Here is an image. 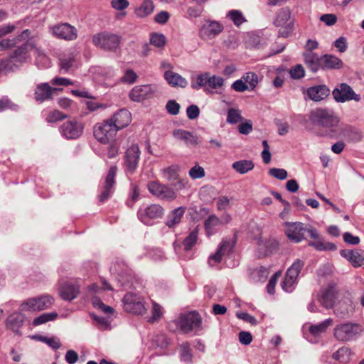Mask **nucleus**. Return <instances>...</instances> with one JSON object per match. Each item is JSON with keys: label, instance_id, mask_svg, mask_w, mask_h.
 Wrapping results in <instances>:
<instances>
[{"label": "nucleus", "instance_id": "338daca9", "mask_svg": "<svg viewBox=\"0 0 364 364\" xmlns=\"http://www.w3.org/2000/svg\"><path fill=\"white\" fill-rule=\"evenodd\" d=\"M161 306L156 302H153L152 316L149 318V321L153 323L157 321L161 316Z\"/></svg>", "mask_w": 364, "mask_h": 364}, {"label": "nucleus", "instance_id": "f03ea898", "mask_svg": "<svg viewBox=\"0 0 364 364\" xmlns=\"http://www.w3.org/2000/svg\"><path fill=\"white\" fill-rule=\"evenodd\" d=\"M31 50H33V54L36 56V65L38 68H44L45 55L43 53L41 52L36 46L31 43H23L21 46L17 48L9 57H11L15 63L19 65L20 67L23 63L26 62L29 57L28 53Z\"/></svg>", "mask_w": 364, "mask_h": 364}, {"label": "nucleus", "instance_id": "2f4dec72", "mask_svg": "<svg viewBox=\"0 0 364 364\" xmlns=\"http://www.w3.org/2000/svg\"><path fill=\"white\" fill-rule=\"evenodd\" d=\"M46 306V299L43 297L38 299H28L21 306V311H37L44 309Z\"/></svg>", "mask_w": 364, "mask_h": 364}, {"label": "nucleus", "instance_id": "13d9d810", "mask_svg": "<svg viewBox=\"0 0 364 364\" xmlns=\"http://www.w3.org/2000/svg\"><path fill=\"white\" fill-rule=\"evenodd\" d=\"M270 176L279 180H284L287 178V171L283 168H272L269 171Z\"/></svg>", "mask_w": 364, "mask_h": 364}, {"label": "nucleus", "instance_id": "c9c22d12", "mask_svg": "<svg viewBox=\"0 0 364 364\" xmlns=\"http://www.w3.org/2000/svg\"><path fill=\"white\" fill-rule=\"evenodd\" d=\"M184 213L185 208L183 207L174 209L168 215L166 225L170 228L175 227L181 222Z\"/></svg>", "mask_w": 364, "mask_h": 364}, {"label": "nucleus", "instance_id": "5fc2aeb1", "mask_svg": "<svg viewBox=\"0 0 364 364\" xmlns=\"http://www.w3.org/2000/svg\"><path fill=\"white\" fill-rule=\"evenodd\" d=\"M188 174L193 179L201 178L205 176V171L203 167L196 164L189 170Z\"/></svg>", "mask_w": 364, "mask_h": 364}, {"label": "nucleus", "instance_id": "0eeeda50", "mask_svg": "<svg viewBox=\"0 0 364 364\" xmlns=\"http://www.w3.org/2000/svg\"><path fill=\"white\" fill-rule=\"evenodd\" d=\"M111 273L116 277L121 287L127 288L129 287L132 280L131 271L127 264L122 259L117 258L110 267Z\"/></svg>", "mask_w": 364, "mask_h": 364}, {"label": "nucleus", "instance_id": "4d7b16f0", "mask_svg": "<svg viewBox=\"0 0 364 364\" xmlns=\"http://www.w3.org/2000/svg\"><path fill=\"white\" fill-rule=\"evenodd\" d=\"M208 85L213 89L220 87L223 85L224 80L223 77L213 75H208Z\"/></svg>", "mask_w": 364, "mask_h": 364}, {"label": "nucleus", "instance_id": "6ab92c4d", "mask_svg": "<svg viewBox=\"0 0 364 364\" xmlns=\"http://www.w3.org/2000/svg\"><path fill=\"white\" fill-rule=\"evenodd\" d=\"M164 208L159 204H151L145 208H141L139 210L138 215L144 223H147L148 220L158 219L163 216Z\"/></svg>", "mask_w": 364, "mask_h": 364}, {"label": "nucleus", "instance_id": "a18cd8bd", "mask_svg": "<svg viewBox=\"0 0 364 364\" xmlns=\"http://www.w3.org/2000/svg\"><path fill=\"white\" fill-rule=\"evenodd\" d=\"M242 78L248 85L249 90L250 91L253 90L258 83L257 75L253 72L246 73L242 75Z\"/></svg>", "mask_w": 364, "mask_h": 364}, {"label": "nucleus", "instance_id": "72a5a7b5", "mask_svg": "<svg viewBox=\"0 0 364 364\" xmlns=\"http://www.w3.org/2000/svg\"><path fill=\"white\" fill-rule=\"evenodd\" d=\"M79 293V287L72 283L65 284L60 290V296L68 301H71L77 297Z\"/></svg>", "mask_w": 364, "mask_h": 364}, {"label": "nucleus", "instance_id": "864d4df0", "mask_svg": "<svg viewBox=\"0 0 364 364\" xmlns=\"http://www.w3.org/2000/svg\"><path fill=\"white\" fill-rule=\"evenodd\" d=\"M67 118V115L58 109H54L49 112L47 116L48 122H56Z\"/></svg>", "mask_w": 364, "mask_h": 364}, {"label": "nucleus", "instance_id": "052dcab7", "mask_svg": "<svg viewBox=\"0 0 364 364\" xmlns=\"http://www.w3.org/2000/svg\"><path fill=\"white\" fill-rule=\"evenodd\" d=\"M180 107V105L175 100H168L166 105L167 112L172 115L178 114Z\"/></svg>", "mask_w": 364, "mask_h": 364}, {"label": "nucleus", "instance_id": "3c124183", "mask_svg": "<svg viewBox=\"0 0 364 364\" xmlns=\"http://www.w3.org/2000/svg\"><path fill=\"white\" fill-rule=\"evenodd\" d=\"M92 303L94 307L97 308L106 314L112 313L114 309L109 306L105 305L100 298L94 296L92 299Z\"/></svg>", "mask_w": 364, "mask_h": 364}, {"label": "nucleus", "instance_id": "ddd939ff", "mask_svg": "<svg viewBox=\"0 0 364 364\" xmlns=\"http://www.w3.org/2000/svg\"><path fill=\"white\" fill-rule=\"evenodd\" d=\"M334 100L337 102H345L350 100L359 102L360 97L355 93L351 87L347 83H341L332 91Z\"/></svg>", "mask_w": 364, "mask_h": 364}, {"label": "nucleus", "instance_id": "0e129e2a", "mask_svg": "<svg viewBox=\"0 0 364 364\" xmlns=\"http://www.w3.org/2000/svg\"><path fill=\"white\" fill-rule=\"evenodd\" d=\"M137 78V75L132 70H126L124 76L122 77V81L129 84L134 83Z\"/></svg>", "mask_w": 364, "mask_h": 364}, {"label": "nucleus", "instance_id": "6e6552de", "mask_svg": "<svg viewBox=\"0 0 364 364\" xmlns=\"http://www.w3.org/2000/svg\"><path fill=\"white\" fill-rule=\"evenodd\" d=\"M49 30L54 37L66 41H75L78 37L77 29L68 23L50 26Z\"/></svg>", "mask_w": 364, "mask_h": 364}, {"label": "nucleus", "instance_id": "dca6fc26", "mask_svg": "<svg viewBox=\"0 0 364 364\" xmlns=\"http://www.w3.org/2000/svg\"><path fill=\"white\" fill-rule=\"evenodd\" d=\"M140 149L137 144H132L129 147L124 155V164L127 171L133 173L136 169L140 158Z\"/></svg>", "mask_w": 364, "mask_h": 364}, {"label": "nucleus", "instance_id": "e433bc0d", "mask_svg": "<svg viewBox=\"0 0 364 364\" xmlns=\"http://www.w3.org/2000/svg\"><path fill=\"white\" fill-rule=\"evenodd\" d=\"M333 323V319L331 318H328L320 323L312 324L309 326V332L313 336L318 337L322 333H324Z\"/></svg>", "mask_w": 364, "mask_h": 364}, {"label": "nucleus", "instance_id": "4be33fe9", "mask_svg": "<svg viewBox=\"0 0 364 364\" xmlns=\"http://www.w3.org/2000/svg\"><path fill=\"white\" fill-rule=\"evenodd\" d=\"M338 135L335 137L343 136L350 141H358L362 139L360 131L354 127L347 124H338Z\"/></svg>", "mask_w": 364, "mask_h": 364}, {"label": "nucleus", "instance_id": "423d86ee", "mask_svg": "<svg viewBox=\"0 0 364 364\" xmlns=\"http://www.w3.org/2000/svg\"><path fill=\"white\" fill-rule=\"evenodd\" d=\"M117 130L107 119L102 123L94 126L93 134L95 139L101 144H108L117 134Z\"/></svg>", "mask_w": 364, "mask_h": 364}, {"label": "nucleus", "instance_id": "1a4fd4ad", "mask_svg": "<svg viewBox=\"0 0 364 364\" xmlns=\"http://www.w3.org/2000/svg\"><path fill=\"white\" fill-rule=\"evenodd\" d=\"M304 262L297 259L287 269L285 278L282 283V289L287 292H291L294 289V286L296 283L297 277L301 272Z\"/></svg>", "mask_w": 364, "mask_h": 364}, {"label": "nucleus", "instance_id": "aec40b11", "mask_svg": "<svg viewBox=\"0 0 364 364\" xmlns=\"http://www.w3.org/2000/svg\"><path fill=\"white\" fill-rule=\"evenodd\" d=\"M117 131L127 127L132 121L131 113L126 109H122L114 113L109 119Z\"/></svg>", "mask_w": 364, "mask_h": 364}, {"label": "nucleus", "instance_id": "20e7f679", "mask_svg": "<svg viewBox=\"0 0 364 364\" xmlns=\"http://www.w3.org/2000/svg\"><path fill=\"white\" fill-rule=\"evenodd\" d=\"M84 123L77 118H70L64 122L58 130L61 136L67 140L79 139L84 132Z\"/></svg>", "mask_w": 364, "mask_h": 364}, {"label": "nucleus", "instance_id": "7c9ffc66", "mask_svg": "<svg viewBox=\"0 0 364 364\" xmlns=\"http://www.w3.org/2000/svg\"><path fill=\"white\" fill-rule=\"evenodd\" d=\"M30 34L28 29L24 30L18 37L12 39L5 38L0 41V51H3L15 46L18 43L26 41Z\"/></svg>", "mask_w": 364, "mask_h": 364}, {"label": "nucleus", "instance_id": "37998d69", "mask_svg": "<svg viewBox=\"0 0 364 364\" xmlns=\"http://www.w3.org/2000/svg\"><path fill=\"white\" fill-rule=\"evenodd\" d=\"M180 356L181 360L186 363H191L193 355L190 348V344L188 342H184L180 345Z\"/></svg>", "mask_w": 364, "mask_h": 364}, {"label": "nucleus", "instance_id": "b1692460", "mask_svg": "<svg viewBox=\"0 0 364 364\" xmlns=\"http://www.w3.org/2000/svg\"><path fill=\"white\" fill-rule=\"evenodd\" d=\"M340 254L348 260L354 267L364 265V251L342 250Z\"/></svg>", "mask_w": 364, "mask_h": 364}, {"label": "nucleus", "instance_id": "e2e57ef3", "mask_svg": "<svg viewBox=\"0 0 364 364\" xmlns=\"http://www.w3.org/2000/svg\"><path fill=\"white\" fill-rule=\"evenodd\" d=\"M186 114L189 119H195L200 114L199 107L197 105H191L187 107Z\"/></svg>", "mask_w": 364, "mask_h": 364}, {"label": "nucleus", "instance_id": "f3484780", "mask_svg": "<svg viewBox=\"0 0 364 364\" xmlns=\"http://www.w3.org/2000/svg\"><path fill=\"white\" fill-rule=\"evenodd\" d=\"M287 237L293 242L299 243L305 238V225L302 223H287Z\"/></svg>", "mask_w": 364, "mask_h": 364}, {"label": "nucleus", "instance_id": "09e8293b", "mask_svg": "<svg viewBox=\"0 0 364 364\" xmlns=\"http://www.w3.org/2000/svg\"><path fill=\"white\" fill-rule=\"evenodd\" d=\"M242 117L239 109L235 108H230L228 109L226 119L228 123L233 124L242 121Z\"/></svg>", "mask_w": 364, "mask_h": 364}, {"label": "nucleus", "instance_id": "774afa93", "mask_svg": "<svg viewBox=\"0 0 364 364\" xmlns=\"http://www.w3.org/2000/svg\"><path fill=\"white\" fill-rule=\"evenodd\" d=\"M320 20L324 22L327 26H333L337 21V17L335 14H323L320 17Z\"/></svg>", "mask_w": 364, "mask_h": 364}, {"label": "nucleus", "instance_id": "8fccbe9b", "mask_svg": "<svg viewBox=\"0 0 364 364\" xmlns=\"http://www.w3.org/2000/svg\"><path fill=\"white\" fill-rule=\"evenodd\" d=\"M209 73H202L196 77L195 81L191 82V87L194 90H199L200 88L205 87L208 85Z\"/></svg>", "mask_w": 364, "mask_h": 364}, {"label": "nucleus", "instance_id": "79ce46f5", "mask_svg": "<svg viewBox=\"0 0 364 364\" xmlns=\"http://www.w3.org/2000/svg\"><path fill=\"white\" fill-rule=\"evenodd\" d=\"M220 225V220L218 217L215 215H210L204 223V227L208 235H212L214 233V229L215 227Z\"/></svg>", "mask_w": 364, "mask_h": 364}, {"label": "nucleus", "instance_id": "58836bf2", "mask_svg": "<svg viewBox=\"0 0 364 364\" xmlns=\"http://www.w3.org/2000/svg\"><path fill=\"white\" fill-rule=\"evenodd\" d=\"M19 68V65L15 63L11 57L0 60V74H7L14 72Z\"/></svg>", "mask_w": 364, "mask_h": 364}, {"label": "nucleus", "instance_id": "a19ab883", "mask_svg": "<svg viewBox=\"0 0 364 364\" xmlns=\"http://www.w3.org/2000/svg\"><path fill=\"white\" fill-rule=\"evenodd\" d=\"M154 9L152 0H144L142 4L136 10V14L139 17H145L151 14Z\"/></svg>", "mask_w": 364, "mask_h": 364}, {"label": "nucleus", "instance_id": "f8f14e48", "mask_svg": "<svg viewBox=\"0 0 364 364\" xmlns=\"http://www.w3.org/2000/svg\"><path fill=\"white\" fill-rule=\"evenodd\" d=\"M201 317L195 311L182 314L176 321V325L185 333L191 332L194 328H198L201 324Z\"/></svg>", "mask_w": 364, "mask_h": 364}, {"label": "nucleus", "instance_id": "6e6d98bb", "mask_svg": "<svg viewBox=\"0 0 364 364\" xmlns=\"http://www.w3.org/2000/svg\"><path fill=\"white\" fill-rule=\"evenodd\" d=\"M35 100L39 103H42L46 100V83L38 85L35 91Z\"/></svg>", "mask_w": 364, "mask_h": 364}, {"label": "nucleus", "instance_id": "c756f323", "mask_svg": "<svg viewBox=\"0 0 364 364\" xmlns=\"http://www.w3.org/2000/svg\"><path fill=\"white\" fill-rule=\"evenodd\" d=\"M232 249V245L230 244L229 241L224 240L221 242L220 246L218 247L216 252L210 256L208 262L210 265H213L212 264V261L213 260L215 263H218L221 261L222 257L225 254H228Z\"/></svg>", "mask_w": 364, "mask_h": 364}, {"label": "nucleus", "instance_id": "de8ad7c7", "mask_svg": "<svg viewBox=\"0 0 364 364\" xmlns=\"http://www.w3.org/2000/svg\"><path fill=\"white\" fill-rule=\"evenodd\" d=\"M227 16L237 26H240L246 19L245 18L242 13L239 10H231L230 11Z\"/></svg>", "mask_w": 364, "mask_h": 364}, {"label": "nucleus", "instance_id": "ea45409f", "mask_svg": "<svg viewBox=\"0 0 364 364\" xmlns=\"http://www.w3.org/2000/svg\"><path fill=\"white\" fill-rule=\"evenodd\" d=\"M290 16V10L288 8H282L277 12L274 23L277 27L283 26L288 22Z\"/></svg>", "mask_w": 364, "mask_h": 364}, {"label": "nucleus", "instance_id": "bf43d9fd", "mask_svg": "<svg viewBox=\"0 0 364 364\" xmlns=\"http://www.w3.org/2000/svg\"><path fill=\"white\" fill-rule=\"evenodd\" d=\"M290 75L294 79H300L304 76V69L301 65H296L289 70Z\"/></svg>", "mask_w": 364, "mask_h": 364}, {"label": "nucleus", "instance_id": "69168bd1", "mask_svg": "<svg viewBox=\"0 0 364 364\" xmlns=\"http://www.w3.org/2000/svg\"><path fill=\"white\" fill-rule=\"evenodd\" d=\"M280 275H281V272H277L271 277V279L269 281L267 286V292L269 294H272L274 293L275 285H276L277 279L280 277Z\"/></svg>", "mask_w": 364, "mask_h": 364}, {"label": "nucleus", "instance_id": "393cba45", "mask_svg": "<svg viewBox=\"0 0 364 364\" xmlns=\"http://www.w3.org/2000/svg\"><path fill=\"white\" fill-rule=\"evenodd\" d=\"M152 94L151 85H144L135 86L129 92V97L135 102H141L149 97Z\"/></svg>", "mask_w": 364, "mask_h": 364}, {"label": "nucleus", "instance_id": "a878e982", "mask_svg": "<svg viewBox=\"0 0 364 364\" xmlns=\"http://www.w3.org/2000/svg\"><path fill=\"white\" fill-rule=\"evenodd\" d=\"M330 94L329 88L324 85L311 87L307 90V95L314 101L319 102L327 97Z\"/></svg>", "mask_w": 364, "mask_h": 364}, {"label": "nucleus", "instance_id": "9d476101", "mask_svg": "<svg viewBox=\"0 0 364 364\" xmlns=\"http://www.w3.org/2000/svg\"><path fill=\"white\" fill-rule=\"evenodd\" d=\"M147 188L153 196L161 200L171 201L176 198V193L172 188L164 185L158 181L149 182Z\"/></svg>", "mask_w": 364, "mask_h": 364}, {"label": "nucleus", "instance_id": "39448f33", "mask_svg": "<svg viewBox=\"0 0 364 364\" xmlns=\"http://www.w3.org/2000/svg\"><path fill=\"white\" fill-rule=\"evenodd\" d=\"M120 41L119 36L107 31L96 33L92 36V43L107 51L115 50L119 47Z\"/></svg>", "mask_w": 364, "mask_h": 364}, {"label": "nucleus", "instance_id": "5701e85b", "mask_svg": "<svg viewBox=\"0 0 364 364\" xmlns=\"http://www.w3.org/2000/svg\"><path fill=\"white\" fill-rule=\"evenodd\" d=\"M336 295L337 290L335 286L329 285L327 289L321 292L318 301L326 309H331L335 305Z\"/></svg>", "mask_w": 364, "mask_h": 364}, {"label": "nucleus", "instance_id": "c85d7f7f", "mask_svg": "<svg viewBox=\"0 0 364 364\" xmlns=\"http://www.w3.org/2000/svg\"><path fill=\"white\" fill-rule=\"evenodd\" d=\"M304 62L313 72L318 71L322 67V57L313 52H306L304 54Z\"/></svg>", "mask_w": 364, "mask_h": 364}, {"label": "nucleus", "instance_id": "cd10ccee", "mask_svg": "<svg viewBox=\"0 0 364 364\" xmlns=\"http://www.w3.org/2000/svg\"><path fill=\"white\" fill-rule=\"evenodd\" d=\"M173 136L181 141H183L187 146H196L198 138L193 133L181 129H175L173 132Z\"/></svg>", "mask_w": 364, "mask_h": 364}, {"label": "nucleus", "instance_id": "7ed1b4c3", "mask_svg": "<svg viewBox=\"0 0 364 364\" xmlns=\"http://www.w3.org/2000/svg\"><path fill=\"white\" fill-rule=\"evenodd\" d=\"M363 328L357 323L346 322L336 326L333 329V336L338 341L348 342L358 338Z\"/></svg>", "mask_w": 364, "mask_h": 364}, {"label": "nucleus", "instance_id": "f704fd0d", "mask_svg": "<svg viewBox=\"0 0 364 364\" xmlns=\"http://www.w3.org/2000/svg\"><path fill=\"white\" fill-rule=\"evenodd\" d=\"M343 62L338 58L332 55H324L322 57V67L323 69H340L343 67Z\"/></svg>", "mask_w": 364, "mask_h": 364}, {"label": "nucleus", "instance_id": "603ef678", "mask_svg": "<svg viewBox=\"0 0 364 364\" xmlns=\"http://www.w3.org/2000/svg\"><path fill=\"white\" fill-rule=\"evenodd\" d=\"M150 43L155 47L162 48L166 44V37L163 34L152 33L150 38Z\"/></svg>", "mask_w": 364, "mask_h": 364}, {"label": "nucleus", "instance_id": "412c9836", "mask_svg": "<svg viewBox=\"0 0 364 364\" xmlns=\"http://www.w3.org/2000/svg\"><path fill=\"white\" fill-rule=\"evenodd\" d=\"M257 255L259 257L268 256L275 252L279 247L278 242L274 238L258 240Z\"/></svg>", "mask_w": 364, "mask_h": 364}, {"label": "nucleus", "instance_id": "473e14b6", "mask_svg": "<svg viewBox=\"0 0 364 364\" xmlns=\"http://www.w3.org/2000/svg\"><path fill=\"white\" fill-rule=\"evenodd\" d=\"M25 316L21 313H13L9 315L6 321V326L13 331L17 332L22 326Z\"/></svg>", "mask_w": 364, "mask_h": 364}, {"label": "nucleus", "instance_id": "4468645a", "mask_svg": "<svg viewBox=\"0 0 364 364\" xmlns=\"http://www.w3.org/2000/svg\"><path fill=\"white\" fill-rule=\"evenodd\" d=\"M223 26L216 21H206L199 30V37L210 40L218 36L223 30Z\"/></svg>", "mask_w": 364, "mask_h": 364}, {"label": "nucleus", "instance_id": "9b49d317", "mask_svg": "<svg viewBox=\"0 0 364 364\" xmlns=\"http://www.w3.org/2000/svg\"><path fill=\"white\" fill-rule=\"evenodd\" d=\"M124 309L127 312L134 314H144L146 309L141 298L137 294L127 293L123 298Z\"/></svg>", "mask_w": 364, "mask_h": 364}, {"label": "nucleus", "instance_id": "4c0bfd02", "mask_svg": "<svg viewBox=\"0 0 364 364\" xmlns=\"http://www.w3.org/2000/svg\"><path fill=\"white\" fill-rule=\"evenodd\" d=\"M255 164L251 160H240L234 162L232 168L240 174H245L250 171L252 170Z\"/></svg>", "mask_w": 364, "mask_h": 364}, {"label": "nucleus", "instance_id": "49530a36", "mask_svg": "<svg viewBox=\"0 0 364 364\" xmlns=\"http://www.w3.org/2000/svg\"><path fill=\"white\" fill-rule=\"evenodd\" d=\"M119 148L120 143L118 139L112 141L107 147L106 154L107 157L109 159L117 157L119 154Z\"/></svg>", "mask_w": 364, "mask_h": 364}, {"label": "nucleus", "instance_id": "f257e3e1", "mask_svg": "<svg viewBox=\"0 0 364 364\" xmlns=\"http://www.w3.org/2000/svg\"><path fill=\"white\" fill-rule=\"evenodd\" d=\"M309 118L314 126L325 130L326 136L333 137L338 135L340 118L332 109H314L310 112Z\"/></svg>", "mask_w": 364, "mask_h": 364}, {"label": "nucleus", "instance_id": "a211bd4d", "mask_svg": "<svg viewBox=\"0 0 364 364\" xmlns=\"http://www.w3.org/2000/svg\"><path fill=\"white\" fill-rule=\"evenodd\" d=\"M117 173V167H110L108 173L105 178L102 191L99 195V200L100 203L106 201L111 196L114 191V185L115 183V176Z\"/></svg>", "mask_w": 364, "mask_h": 364}, {"label": "nucleus", "instance_id": "2eb2a0df", "mask_svg": "<svg viewBox=\"0 0 364 364\" xmlns=\"http://www.w3.org/2000/svg\"><path fill=\"white\" fill-rule=\"evenodd\" d=\"M334 314L341 318H346L350 316L354 311V305L350 294L340 299L334 306Z\"/></svg>", "mask_w": 364, "mask_h": 364}, {"label": "nucleus", "instance_id": "c03bdc74", "mask_svg": "<svg viewBox=\"0 0 364 364\" xmlns=\"http://www.w3.org/2000/svg\"><path fill=\"white\" fill-rule=\"evenodd\" d=\"M198 228H195L183 240L184 249L186 251H189L192 249L198 240Z\"/></svg>", "mask_w": 364, "mask_h": 364}, {"label": "nucleus", "instance_id": "bb28decb", "mask_svg": "<svg viewBox=\"0 0 364 364\" xmlns=\"http://www.w3.org/2000/svg\"><path fill=\"white\" fill-rule=\"evenodd\" d=\"M164 78L171 87H180L184 88L188 85V81L181 75L171 70H166L164 73Z\"/></svg>", "mask_w": 364, "mask_h": 364}, {"label": "nucleus", "instance_id": "680f3d73", "mask_svg": "<svg viewBox=\"0 0 364 364\" xmlns=\"http://www.w3.org/2000/svg\"><path fill=\"white\" fill-rule=\"evenodd\" d=\"M231 88L235 91L242 92L245 90H249L248 85L244 82L242 78L235 81L232 85Z\"/></svg>", "mask_w": 364, "mask_h": 364}]
</instances>
